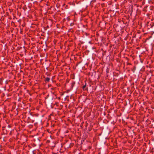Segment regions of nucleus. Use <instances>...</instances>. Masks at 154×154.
<instances>
[{
  "mask_svg": "<svg viewBox=\"0 0 154 154\" xmlns=\"http://www.w3.org/2000/svg\"><path fill=\"white\" fill-rule=\"evenodd\" d=\"M50 78H49L47 77L46 78V80L47 81H49L50 80Z\"/></svg>",
  "mask_w": 154,
  "mask_h": 154,
  "instance_id": "obj_1",
  "label": "nucleus"
},
{
  "mask_svg": "<svg viewBox=\"0 0 154 154\" xmlns=\"http://www.w3.org/2000/svg\"><path fill=\"white\" fill-rule=\"evenodd\" d=\"M85 87V86H84L83 87V88H84Z\"/></svg>",
  "mask_w": 154,
  "mask_h": 154,
  "instance_id": "obj_2",
  "label": "nucleus"
}]
</instances>
